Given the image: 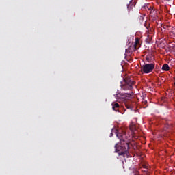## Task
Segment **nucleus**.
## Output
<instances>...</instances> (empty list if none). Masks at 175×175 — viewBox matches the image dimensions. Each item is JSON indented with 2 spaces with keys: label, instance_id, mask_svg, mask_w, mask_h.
Masks as SVG:
<instances>
[{
  "label": "nucleus",
  "instance_id": "nucleus-1",
  "mask_svg": "<svg viewBox=\"0 0 175 175\" xmlns=\"http://www.w3.org/2000/svg\"><path fill=\"white\" fill-rule=\"evenodd\" d=\"M116 135L120 140V144H116L115 145V152H119V155H124L126 152H128V150H129V142L128 140V137L126 134L124 132H120L117 129H112L111 136Z\"/></svg>",
  "mask_w": 175,
  "mask_h": 175
},
{
  "label": "nucleus",
  "instance_id": "nucleus-2",
  "mask_svg": "<svg viewBox=\"0 0 175 175\" xmlns=\"http://www.w3.org/2000/svg\"><path fill=\"white\" fill-rule=\"evenodd\" d=\"M136 84V81L133 79V77L127 76L123 78L120 82V88L122 91H129V93H120L118 95L122 98H132L133 96V86Z\"/></svg>",
  "mask_w": 175,
  "mask_h": 175
},
{
  "label": "nucleus",
  "instance_id": "nucleus-3",
  "mask_svg": "<svg viewBox=\"0 0 175 175\" xmlns=\"http://www.w3.org/2000/svg\"><path fill=\"white\" fill-rule=\"evenodd\" d=\"M155 68V63H150V64H145L142 66V70L144 73L148 74L151 73L154 68Z\"/></svg>",
  "mask_w": 175,
  "mask_h": 175
},
{
  "label": "nucleus",
  "instance_id": "nucleus-4",
  "mask_svg": "<svg viewBox=\"0 0 175 175\" xmlns=\"http://www.w3.org/2000/svg\"><path fill=\"white\" fill-rule=\"evenodd\" d=\"M137 50V44H131L125 50L126 55H132V53H135Z\"/></svg>",
  "mask_w": 175,
  "mask_h": 175
},
{
  "label": "nucleus",
  "instance_id": "nucleus-5",
  "mask_svg": "<svg viewBox=\"0 0 175 175\" xmlns=\"http://www.w3.org/2000/svg\"><path fill=\"white\" fill-rule=\"evenodd\" d=\"M130 39H131L132 42H131V41L129 42V44H141V42H140V38L139 37H135V36H131Z\"/></svg>",
  "mask_w": 175,
  "mask_h": 175
},
{
  "label": "nucleus",
  "instance_id": "nucleus-6",
  "mask_svg": "<svg viewBox=\"0 0 175 175\" xmlns=\"http://www.w3.org/2000/svg\"><path fill=\"white\" fill-rule=\"evenodd\" d=\"M148 10H149L150 17H153V18H157V10H155V9L151 7L148 9Z\"/></svg>",
  "mask_w": 175,
  "mask_h": 175
},
{
  "label": "nucleus",
  "instance_id": "nucleus-7",
  "mask_svg": "<svg viewBox=\"0 0 175 175\" xmlns=\"http://www.w3.org/2000/svg\"><path fill=\"white\" fill-rule=\"evenodd\" d=\"M111 106H112V110L113 111L117 112L120 110V104L117 103H112Z\"/></svg>",
  "mask_w": 175,
  "mask_h": 175
},
{
  "label": "nucleus",
  "instance_id": "nucleus-8",
  "mask_svg": "<svg viewBox=\"0 0 175 175\" xmlns=\"http://www.w3.org/2000/svg\"><path fill=\"white\" fill-rule=\"evenodd\" d=\"M125 107L129 110H133V106L132 105V103L131 102L126 103Z\"/></svg>",
  "mask_w": 175,
  "mask_h": 175
},
{
  "label": "nucleus",
  "instance_id": "nucleus-9",
  "mask_svg": "<svg viewBox=\"0 0 175 175\" xmlns=\"http://www.w3.org/2000/svg\"><path fill=\"white\" fill-rule=\"evenodd\" d=\"M170 69V67H169V64H165L162 66V70H165V72H167V70H169Z\"/></svg>",
  "mask_w": 175,
  "mask_h": 175
},
{
  "label": "nucleus",
  "instance_id": "nucleus-10",
  "mask_svg": "<svg viewBox=\"0 0 175 175\" xmlns=\"http://www.w3.org/2000/svg\"><path fill=\"white\" fill-rule=\"evenodd\" d=\"M131 2H132V0L130 1L129 4H127V9L129 12H131V9H132V6H133V4H131Z\"/></svg>",
  "mask_w": 175,
  "mask_h": 175
},
{
  "label": "nucleus",
  "instance_id": "nucleus-11",
  "mask_svg": "<svg viewBox=\"0 0 175 175\" xmlns=\"http://www.w3.org/2000/svg\"><path fill=\"white\" fill-rule=\"evenodd\" d=\"M144 27H146V29H148V31H150V23H148L147 21H146L144 23Z\"/></svg>",
  "mask_w": 175,
  "mask_h": 175
},
{
  "label": "nucleus",
  "instance_id": "nucleus-12",
  "mask_svg": "<svg viewBox=\"0 0 175 175\" xmlns=\"http://www.w3.org/2000/svg\"><path fill=\"white\" fill-rule=\"evenodd\" d=\"M170 36H175V29H172L170 32Z\"/></svg>",
  "mask_w": 175,
  "mask_h": 175
},
{
  "label": "nucleus",
  "instance_id": "nucleus-13",
  "mask_svg": "<svg viewBox=\"0 0 175 175\" xmlns=\"http://www.w3.org/2000/svg\"><path fill=\"white\" fill-rule=\"evenodd\" d=\"M146 59L147 62H151V59H150V57L148 56L146 57Z\"/></svg>",
  "mask_w": 175,
  "mask_h": 175
},
{
  "label": "nucleus",
  "instance_id": "nucleus-14",
  "mask_svg": "<svg viewBox=\"0 0 175 175\" xmlns=\"http://www.w3.org/2000/svg\"><path fill=\"white\" fill-rule=\"evenodd\" d=\"M139 20H141L142 21H143V20H144V17L143 16H139Z\"/></svg>",
  "mask_w": 175,
  "mask_h": 175
},
{
  "label": "nucleus",
  "instance_id": "nucleus-15",
  "mask_svg": "<svg viewBox=\"0 0 175 175\" xmlns=\"http://www.w3.org/2000/svg\"><path fill=\"white\" fill-rule=\"evenodd\" d=\"M172 49H174V50H175V46H173Z\"/></svg>",
  "mask_w": 175,
  "mask_h": 175
},
{
  "label": "nucleus",
  "instance_id": "nucleus-16",
  "mask_svg": "<svg viewBox=\"0 0 175 175\" xmlns=\"http://www.w3.org/2000/svg\"><path fill=\"white\" fill-rule=\"evenodd\" d=\"M144 168L146 169V165L144 166Z\"/></svg>",
  "mask_w": 175,
  "mask_h": 175
},
{
  "label": "nucleus",
  "instance_id": "nucleus-17",
  "mask_svg": "<svg viewBox=\"0 0 175 175\" xmlns=\"http://www.w3.org/2000/svg\"><path fill=\"white\" fill-rule=\"evenodd\" d=\"M144 172H148V170H145Z\"/></svg>",
  "mask_w": 175,
  "mask_h": 175
},
{
  "label": "nucleus",
  "instance_id": "nucleus-18",
  "mask_svg": "<svg viewBox=\"0 0 175 175\" xmlns=\"http://www.w3.org/2000/svg\"><path fill=\"white\" fill-rule=\"evenodd\" d=\"M167 1H170V0H167Z\"/></svg>",
  "mask_w": 175,
  "mask_h": 175
}]
</instances>
